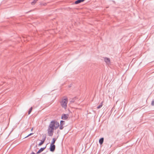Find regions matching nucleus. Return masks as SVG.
Segmentation results:
<instances>
[{
	"label": "nucleus",
	"instance_id": "f257e3e1",
	"mask_svg": "<svg viewBox=\"0 0 154 154\" xmlns=\"http://www.w3.org/2000/svg\"><path fill=\"white\" fill-rule=\"evenodd\" d=\"M68 102V99L67 98H65L63 99L62 101L60 102L61 105L63 108L65 109H66L67 108V104Z\"/></svg>",
	"mask_w": 154,
	"mask_h": 154
},
{
	"label": "nucleus",
	"instance_id": "f3484780",
	"mask_svg": "<svg viewBox=\"0 0 154 154\" xmlns=\"http://www.w3.org/2000/svg\"><path fill=\"white\" fill-rule=\"evenodd\" d=\"M32 109V107H31L29 109L28 112V114L29 115L31 112Z\"/></svg>",
	"mask_w": 154,
	"mask_h": 154
},
{
	"label": "nucleus",
	"instance_id": "39448f33",
	"mask_svg": "<svg viewBox=\"0 0 154 154\" xmlns=\"http://www.w3.org/2000/svg\"><path fill=\"white\" fill-rule=\"evenodd\" d=\"M65 122L63 120H61L60 121V125L59 126V129L60 130H62L64 128L63 125H65Z\"/></svg>",
	"mask_w": 154,
	"mask_h": 154
},
{
	"label": "nucleus",
	"instance_id": "412c9836",
	"mask_svg": "<svg viewBox=\"0 0 154 154\" xmlns=\"http://www.w3.org/2000/svg\"><path fill=\"white\" fill-rule=\"evenodd\" d=\"M38 0H34L31 3L32 5H34Z\"/></svg>",
	"mask_w": 154,
	"mask_h": 154
},
{
	"label": "nucleus",
	"instance_id": "aec40b11",
	"mask_svg": "<svg viewBox=\"0 0 154 154\" xmlns=\"http://www.w3.org/2000/svg\"><path fill=\"white\" fill-rule=\"evenodd\" d=\"M38 0H34L31 3L32 5H34Z\"/></svg>",
	"mask_w": 154,
	"mask_h": 154
},
{
	"label": "nucleus",
	"instance_id": "0eeeda50",
	"mask_svg": "<svg viewBox=\"0 0 154 154\" xmlns=\"http://www.w3.org/2000/svg\"><path fill=\"white\" fill-rule=\"evenodd\" d=\"M104 61L108 65L110 64V61L109 58L107 57H105L104 58Z\"/></svg>",
	"mask_w": 154,
	"mask_h": 154
},
{
	"label": "nucleus",
	"instance_id": "b1692460",
	"mask_svg": "<svg viewBox=\"0 0 154 154\" xmlns=\"http://www.w3.org/2000/svg\"><path fill=\"white\" fill-rule=\"evenodd\" d=\"M30 154H36V153H35L34 152H32Z\"/></svg>",
	"mask_w": 154,
	"mask_h": 154
},
{
	"label": "nucleus",
	"instance_id": "4be33fe9",
	"mask_svg": "<svg viewBox=\"0 0 154 154\" xmlns=\"http://www.w3.org/2000/svg\"><path fill=\"white\" fill-rule=\"evenodd\" d=\"M33 134V133H31L29 134H28L27 136H26V137H25L24 138H26L31 136V135H32Z\"/></svg>",
	"mask_w": 154,
	"mask_h": 154
},
{
	"label": "nucleus",
	"instance_id": "1a4fd4ad",
	"mask_svg": "<svg viewBox=\"0 0 154 154\" xmlns=\"http://www.w3.org/2000/svg\"><path fill=\"white\" fill-rule=\"evenodd\" d=\"M103 141L104 138L103 137H102L99 139V143L100 145H102L103 143Z\"/></svg>",
	"mask_w": 154,
	"mask_h": 154
},
{
	"label": "nucleus",
	"instance_id": "423d86ee",
	"mask_svg": "<svg viewBox=\"0 0 154 154\" xmlns=\"http://www.w3.org/2000/svg\"><path fill=\"white\" fill-rule=\"evenodd\" d=\"M69 115L67 114H63L61 117L62 119L66 120L68 118Z\"/></svg>",
	"mask_w": 154,
	"mask_h": 154
},
{
	"label": "nucleus",
	"instance_id": "4468645a",
	"mask_svg": "<svg viewBox=\"0 0 154 154\" xmlns=\"http://www.w3.org/2000/svg\"><path fill=\"white\" fill-rule=\"evenodd\" d=\"M113 131L115 132L117 135L119 133V132H118V131H117V129L116 127L114 128L113 129Z\"/></svg>",
	"mask_w": 154,
	"mask_h": 154
},
{
	"label": "nucleus",
	"instance_id": "6ab92c4d",
	"mask_svg": "<svg viewBox=\"0 0 154 154\" xmlns=\"http://www.w3.org/2000/svg\"><path fill=\"white\" fill-rule=\"evenodd\" d=\"M38 0H34L31 3L32 5H34Z\"/></svg>",
	"mask_w": 154,
	"mask_h": 154
},
{
	"label": "nucleus",
	"instance_id": "2eb2a0df",
	"mask_svg": "<svg viewBox=\"0 0 154 154\" xmlns=\"http://www.w3.org/2000/svg\"><path fill=\"white\" fill-rule=\"evenodd\" d=\"M42 140H43L45 142V139L46 138V134H45L44 135L42 136Z\"/></svg>",
	"mask_w": 154,
	"mask_h": 154
},
{
	"label": "nucleus",
	"instance_id": "393cba45",
	"mask_svg": "<svg viewBox=\"0 0 154 154\" xmlns=\"http://www.w3.org/2000/svg\"><path fill=\"white\" fill-rule=\"evenodd\" d=\"M47 144L46 145V146L44 147H42V148H44V150L46 149V146H47Z\"/></svg>",
	"mask_w": 154,
	"mask_h": 154
},
{
	"label": "nucleus",
	"instance_id": "20e7f679",
	"mask_svg": "<svg viewBox=\"0 0 154 154\" xmlns=\"http://www.w3.org/2000/svg\"><path fill=\"white\" fill-rule=\"evenodd\" d=\"M55 148L56 146L54 144H50L49 149L51 152H54L55 150Z\"/></svg>",
	"mask_w": 154,
	"mask_h": 154
},
{
	"label": "nucleus",
	"instance_id": "c85d7f7f",
	"mask_svg": "<svg viewBox=\"0 0 154 154\" xmlns=\"http://www.w3.org/2000/svg\"><path fill=\"white\" fill-rule=\"evenodd\" d=\"M37 147V145H36L35 146V147Z\"/></svg>",
	"mask_w": 154,
	"mask_h": 154
},
{
	"label": "nucleus",
	"instance_id": "9d476101",
	"mask_svg": "<svg viewBox=\"0 0 154 154\" xmlns=\"http://www.w3.org/2000/svg\"><path fill=\"white\" fill-rule=\"evenodd\" d=\"M44 148H41L37 152L36 154H39L42 152L43 150H44Z\"/></svg>",
	"mask_w": 154,
	"mask_h": 154
},
{
	"label": "nucleus",
	"instance_id": "9b49d317",
	"mask_svg": "<svg viewBox=\"0 0 154 154\" xmlns=\"http://www.w3.org/2000/svg\"><path fill=\"white\" fill-rule=\"evenodd\" d=\"M57 138H54L52 139V141H51V144H54L55 142L57 140Z\"/></svg>",
	"mask_w": 154,
	"mask_h": 154
},
{
	"label": "nucleus",
	"instance_id": "a878e982",
	"mask_svg": "<svg viewBox=\"0 0 154 154\" xmlns=\"http://www.w3.org/2000/svg\"><path fill=\"white\" fill-rule=\"evenodd\" d=\"M72 84H70V85H69V88L71 87L72 86Z\"/></svg>",
	"mask_w": 154,
	"mask_h": 154
},
{
	"label": "nucleus",
	"instance_id": "a211bd4d",
	"mask_svg": "<svg viewBox=\"0 0 154 154\" xmlns=\"http://www.w3.org/2000/svg\"><path fill=\"white\" fill-rule=\"evenodd\" d=\"M102 103H101L97 107V109H99L101 108L102 106Z\"/></svg>",
	"mask_w": 154,
	"mask_h": 154
},
{
	"label": "nucleus",
	"instance_id": "cd10ccee",
	"mask_svg": "<svg viewBox=\"0 0 154 154\" xmlns=\"http://www.w3.org/2000/svg\"><path fill=\"white\" fill-rule=\"evenodd\" d=\"M46 5V3H45V4H43V5Z\"/></svg>",
	"mask_w": 154,
	"mask_h": 154
},
{
	"label": "nucleus",
	"instance_id": "f03ea898",
	"mask_svg": "<svg viewBox=\"0 0 154 154\" xmlns=\"http://www.w3.org/2000/svg\"><path fill=\"white\" fill-rule=\"evenodd\" d=\"M54 130L55 129H54L48 127L47 131L48 134L49 136L51 137L53 135Z\"/></svg>",
	"mask_w": 154,
	"mask_h": 154
},
{
	"label": "nucleus",
	"instance_id": "dca6fc26",
	"mask_svg": "<svg viewBox=\"0 0 154 154\" xmlns=\"http://www.w3.org/2000/svg\"><path fill=\"white\" fill-rule=\"evenodd\" d=\"M45 142L43 141V140H41L40 143L38 144V146H41Z\"/></svg>",
	"mask_w": 154,
	"mask_h": 154
},
{
	"label": "nucleus",
	"instance_id": "7ed1b4c3",
	"mask_svg": "<svg viewBox=\"0 0 154 154\" xmlns=\"http://www.w3.org/2000/svg\"><path fill=\"white\" fill-rule=\"evenodd\" d=\"M48 127L55 129L56 127L55 124V120H53L51 122Z\"/></svg>",
	"mask_w": 154,
	"mask_h": 154
},
{
	"label": "nucleus",
	"instance_id": "ddd939ff",
	"mask_svg": "<svg viewBox=\"0 0 154 154\" xmlns=\"http://www.w3.org/2000/svg\"><path fill=\"white\" fill-rule=\"evenodd\" d=\"M77 98V97H74L71 100V101H70V103H73L74 102H75V100Z\"/></svg>",
	"mask_w": 154,
	"mask_h": 154
},
{
	"label": "nucleus",
	"instance_id": "bb28decb",
	"mask_svg": "<svg viewBox=\"0 0 154 154\" xmlns=\"http://www.w3.org/2000/svg\"><path fill=\"white\" fill-rule=\"evenodd\" d=\"M32 130H33V128H32L31 129V131H32Z\"/></svg>",
	"mask_w": 154,
	"mask_h": 154
},
{
	"label": "nucleus",
	"instance_id": "f8f14e48",
	"mask_svg": "<svg viewBox=\"0 0 154 154\" xmlns=\"http://www.w3.org/2000/svg\"><path fill=\"white\" fill-rule=\"evenodd\" d=\"M84 0H78L75 2V4H77L83 2Z\"/></svg>",
	"mask_w": 154,
	"mask_h": 154
},
{
	"label": "nucleus",
	"instance_id": "5701e85b",
	"mask_svg": "<svg viewBox=\"0 0 154 154\" xmlns=\"http://www.w3.org/2000/svg\"><path fill=\"white\" fill-rule=\"evenodd\" d=\"M151 105L153 106H154V100H153L152 101V103H151Z\"/></svg>",
	"mask_w": 154,
	"mask_h": 154
},
{
	"label": "nucleus",
	"instance_id": "6e6552de",
	"mask_svg": "<svg viewBox=\"0 0 154 154\" xmlns=\"http://www.w3.org/2000/svg\"><path fill=\"white\" fill-rule=\"evenodd\" d=\"M55 124L56 127L55 128V130H56L59 127V126H60V125H59V123L58 122L55 120Z\"/></svg>",
	"mask_w": 154,
	"mask_h": 154
}]
</instances>
